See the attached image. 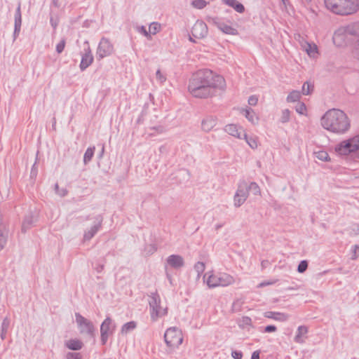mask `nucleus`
<instances>
[{"mask_svg": "<svg viewBox=\"0 0 359 359\" xmlns=\"http://www.w3.org/2000/svg\"><path fill=\"white\" fill-rule=\"evenodd\" d=\"M226 88L224 78L210 69L197 71L191 76L188 90L190 94L198 98H207L215 95Z\"/></svg>", "mask_w": 359, "mask_h": 359, "instance_id": "obj_1", "label": "nucleus"}, {"mask_svg": "<svg viewBox=\"0 0 359 359\" xmlns=\"http://www.w3.org/2000/svg\"><path fill=\"white\" fill-rule=\"evenodd\" d=\"M320 124L325 130L334 134H344L351 128L348 116L336 109L328 110L321 118Z\"/></svg>", "mask_w": 359, "mask_h": 359, "instance_id": "obj_2", "label": "nucleus"}, {"mask_svg": "<svg viewBox=\"0 0 359 359\" xmlns=\"http://www.w3.org/2000/svg\"><path fill=\"white\" fill-rule=\"evenodd\" d=\"M333 151L336 156L343 158L358 154L359 153V134L353 135L336 144Z\"/></svg>", "mask_w": 359, "mask_h": 359, "instance_id": "obj_3", "label": "nucleus"}, {"mask_svg": "<svg viewBox=\"0 0 359 359\" xmlns=\"http://www.w3.org/2000/svg\"><path fill=\"white\" fill-rule=\"evenodd\" d=\"M325 7L338 15H351L359 11V0H325Z\"/></svg>", "mask_w": 359, "mask_h": 359, "instance_id": "obj_4", "label": "nucleus"}, {"mask_svg": "<svg viewBox=\"0 0 359 359\" xmlns=\"http://www.w3.org/2000/svg\"><path fill=\"white\" fill-rule=\"evenodd\" d=\"M204 278L209 287H226L234 283L233 277L225 273L215 274L208 272L205 273Z\"/></svg>", "mask_w": 359, "mask_h": 359, "instance_id": "obj_5", "label": "nucleus"}, {"mask_svg": "<svg viewBox=\"0 0 359 359\" xmlns=\"http://www.w3.org/2000/svg\"><path fill=\"white\" fill-rule=\"evenodd\" d=\"M150 316L152 320L156 321L165 316L168 312V308L165 304H162L158 295L154 294L149 300Z\"/></svg>", "mask_w": 359, "mask_h": 359, "instance_id": "obj_6", "label": "nucleus"}, {"mask_svg": "<svg viewBox=\"0 0 359 359\" xmlns=\"http://www.w3.org/2000/svg\"><path fill=\"white\" fill-rule=\"evenodd\" d=\"M183 338L181 330L175 327L168 328L164 334L165 341L170 348L179 347L183 342Z\"/></svg>", "mask_w": 359, "mask_h": 359, "instance_id": "obj_7", "label": "nucleus"}, {"mask_svg": "<svg viewBox=\"0 0 359 359\" xmlns=\"http://www.w3.org/2000/svg\"><path fill=\"white\" fill-rule=\"evenodd\" d=\"M113 50V46L109 41L102 39L100 42L97 53L100 58H103L111 55Z\"/></svg>", "mask_w": 359, "mask_h": 359, "instance_id": "obj_8", "label": "nucleus"}, {"mask_svg": "<svg viewBox=\"0 0 359 359\" xmlns=\"http://www.w3.org/2000/svg\"><path fill=\"white\" fill-rule=\"evenodd\" d=\"M207 33L206 24L203 21H196L191 29L192 36L196 39H202L206 36Z\"/></svg>", "mask_w": 359, "mask_h": 359, "instance_id": "obj_9", "label": "nucleus"}, {"mask_svg": "<svg viewBox=\"0 0 359 359\" xmlns=\"http://www.w3.org/2000/svg\"><path fill=\"white\" fill-rule=\"evenodd\" d=\"M76 320L81 332L91 333L93 331V324L80 314H76Z\"/></svg>", "mask_w": 359, "mask_h": 359, "instance_id": "obj_10", "label": "nucleus"}, {"mask_svg": "<svg viewBox=\"0 0 359 359\" xmlns=\"http://www.w3.org/2000/svg\"><path fill=\"white\" fill-rule=\"evenodd\" d=\"M112 324L109 318H106L101 325V339L103 344H105L109 334L111 332Z\"/></svg>", "mask_w": 359, "mask_h": 359, "instance_id": "obj_11", "label": "nucleus"}, {"mask_svg": "<svg viewBox=\"0 0 359 359\" xmlns=\"http://www.w3.org/2000/svg\"><path fill=\"white\" fill-rule=\"evenodd\" d=\"M168 264L174 268H179L183 266L184 260L183 258L180 255H172L168 257Z\"/></svg>", "mask_w": 359, "mask_h": 359, "instance_id": "obj_12", "label": "nucleus"}, {"mask_svg": "<svg viewBox=\"0 0 359 359\" xmlns=\"http://www.w3.org/2000/svg\"><path fill=\"white\" fill-rule=\"evenodd\" d=\"M216 119L212 117H207L202 121L201 127L203 130L209 132L216 126Z\"/></svg>", "mask_w": 359, "mask_h": 359, "instance_id": "obj_13", "label": "nucleus"}, {"mask_svg": "<svg viewBox=\"0 0 359 359\" xmlns=\"http://www.w3.org/2000/svg\"><path fill=\"white\" fill-rule=\"evenodd\" d=\"M246 191L245 189L239 188L234 196V204L236 206H240L244 203L246 199Z\"/></svg>", "mask_w": 359, "mask_h": 359, "instance_id": "obj_14", "label": "nucleus"}, {"mask_svg": "<svg viewBox=\"0 0 359 359\" xmlns=\"http://www.w3.org/2000/svg\"><path fill=\"white\" fill-rule=\"evenodd\" d=\"M304 50L311 57H317L318 55V47L315 43H306L304 45Z\"/></svg>", "mask_w": 359, "mask_h": 359, "instance_id": "obj_15", "label": "nucleus"}, {"mask_svg": "<svg viewBox=\"0 0 359 359\" xmlns=\"http://www.w3.org/2000/svg\"><path fill=\"white\" fill-rule=\"evenodd\" d=\"M264 316L268 318H271L277 321L284 322L287 320V316L283 313H276L272 311H268L265 313Z\"/></svg>", "mask_w": 359, "mask_h": 359, "instance_id": "obj_16", "label": "nucleus"}, {"mask_svg": "<svg viewBox=\"0 0 359 359\" xmlns=\"http://www.w3.org/2000/svg\"><path fill=\"white\" fill-rule=\"evenodd\" d=\"M225 130L227 133L232 136L237 137L238 138L242 137V133L239 131L237 126L234 124L227 125L225 128Z\"/></svg>", "mask_w": 359, "mask_h": 359, "instance_id": "obj_17", "label": "nucleus"}, {"mask_svg": "<svg viewBox=\"0 0 359 359\" xmlns=\"http://www.w3.org/2000/svg\"><path fill=\"white\" fill-rule=\"evenodd\" d=\"M315 157L323 162H330L331 157L325 150H318L314 152Z\"/></svg>", "mask_w": 359, "mask_h": 359, "instance_id": "obj_18", "label": "nucleus"}, {"mask_svg": "<svg viewBox=\"0 0 359 359\" xmlns=\"http://www.w3.org/2000/svg\"><path fill=\"white\" fill-rule=\"evenodd\" d=\"M93 57L91 54H90V53L85 54L81 59V62L80 64L81 69H85L86 68H87L88 66H90L91 65V63L93 62Z\"/></svg>", "mask_w": 359, "mask_h": 359, "instance_id": "obj_19", "label": "nucleus"}, {"mask_svg": "<svg viewBox=\"0 0 359 359\" xmlns=\"http://www.w3.org/2000/svg\"><path fill=\"white\" fill-rule=\"evenodd\" d=\"M66 346L71 350H79L82 347V342L78 339H70L66 342Z\"/></svg>", "mask_w": 359, "mask_h": 359, "instance_id": "obj_20", "label": "nucleus"}, {"mask_svg": "<svg viewBox=\"0 0 359 359\" xmlns=\"http://www.w3.org/2000/svg\"><path fill=\"white\" fill-rule=\"evenodd\" d=\"M224 3L233 7L236 11L242 13L244 11L243 6L236 0H224Z\"/></svg>", "mask_w": 359, "mask_h": 359, "instance_id": "obj_21", "label": "nucleus"}, {"mask_svg": "<svg viewBox=\"0 0 359 359\" xmlns=\"http://www.w3.org/2000/svg\"><path fill=\"white\" fill-rule=\"evenodd\" d=\"M219 29L221 31H222L224 33L227 34L235 35L237 33V31L235 28H233V27H231L229 25L224 24V23L219 25Z\"/></svg>", "mask_w": 359, "mask_h": 359, "instance_id": "obj_22", "label": "nucleus"}, {"mask_svg": "<svg viewBox=\"0 0 359 359\" xmlns=\"http://www.w3.org/2000/svg\"><path fill=\"white\" fill-rule=\"evenodd\" d=\"M244 138L247 143L252 149H256L258 147V140L255 136H248L245 133L243 134Z\"/></svg>", "mask_w": 359, "mask_h": 359, "instance_id": "obj_23", "label": "nucleus"}, {"mask_svg": "<svg viewBox=\"0 0 359 359\" xmlns=\"http://www.w3.org/2000/svg\"><path fill=\"white\" fill-rule=\"evenodd\" d=\"M245 117L252 123H255L258 121L257 116L255 115L253 110L250 109H246L244 110Z\"/></svg>", "mask_w": 359, "mask_h": 359, "instance_id": "obj_24", "label": "nucleus"}, {"mask_svg": "<svg viewBox=\"0 0 359 359\" xmlns=\"http://www.w3.org/2000/svg\"><path fill=\"white\" fill-rule=\"evenodd\" d=\"M314 89V86L313 83L307 81L305 82L302 86V92L304 95H309L311 94Z\"/></svg>", "mask_w": 359, "mask_h": 359, "instance_id": "obj_25", "label": "nucleus"}, {"mask_svg": "<svg viewBox=\"0 0 359 359\" xmlns=\"http://www.w3.org/2000/svg\"><path fill=\"white\" fill-rule=\"evenodd\" d=\"M307 333V328L304 326H300L298 328L297 334L295 337V341L297 342H301L302 341V337L305 335Z\"/></svg>", "mask_w": 359, "mask_h": 359, "instance_id": "obj_26", "label": "nucleus"}, {"mask_svg": "<svg viewBox=\"0 0 359 359\" xmlns=\"http://www.w3.org/2000/svg\"><path fill=\"white\" fill-rule=\"evenodd\" d=\"M95 147L88 148L85 152L83 161L85 163L89 162L94 155Z\"/></svg>", "mask_w": 359, "mask_h": 359, "instance_id": "obj_27", "label": "nucleus"}, {"mask_svg": "<svg viewBox=\"0 0 359 359\" xmlns=\"http://www.w3.org/2000/svg\"><path fill=\"white\" fill-rule=\"evenodd\" d=\"M300 93L297 90L292 91L287 97L288 102H296L300 98Z\"/></svg>", "mask_w": 359, "mask_h": 359, "instance_id": "obj_28", "label": "nucleus"}, {"mask_svg": "<svg viewBox=\"0 0 359 359\" xmlns=\"http://www.w3.org/2000/svg\"><path fill=\"white\" fill-rule=\"evenodd\" d=\"M161 29V25L157 22H153L149 25V32L150 35H154Z\"/></svg>", "mask_w": 359, "mask_h": 359, "instance_id": "obj_29", "label": "nucleus"}, {"mask_svg": "<svg viewBox=\"0 0 359 359\" xmlns=\"http://www.w3.org/2000/svg\"><path fill=\"white\" fill-rule=\"evenodd\" d=\"M207 5V2L205 0H194L192 2V6L198 9L203 8Z\"/></svg>", "mask_w": 359, "mask_h": 359, "instance_id": "obj_30", "label": "nucleus"}, {"mask_svg": "<svg viewBox=\"0 0 359 359\" xmlns=\"http://www.w3.org/2000/svg\"><path fill=\"white\" fill-rule=\"evenodd\" d=\"M296 111L299 114H306V107L304 103H299L296 106Z\"/></svg>", "mask_w": 359, "mask_h": 359, "instance_id": "obj_31", "label": "nucleus"}, {"mask_svg": "<svg viewBox=\"0 0 359 359\" xmlns=\"http://www.w3.org/2000/svg\"><path fill=\"white\" fill-rule=\"evenodd\" d=\"M135 326H136V325L134 322H129L123 326L122 332H128V331L134 329L135 327Z\"/></svg>", "mask_w": 359, "mask_h": 359, "instance_id": "obj_32", "label": "nucleus"}, {"mask_svg": "<svg viewBox=\"0 0 359 359\" xmlns=\"http://www.w3.org/2000/svg\"><path fill=\"white\" fill-rule=\"evenodd\" d=\"M357 29L359 31V24L357 25ZM353 55L355 57L359 60V39L357 41L354 49H353Z\"/></svg>", "mask_w": 359, "mask_h": 359, "instance_id": "obj_33", "label": "nucleus"}, {"mask_svg": "<svg viewBox=\"0 0 359 359\" xmlns=\"http://www.w3.org/2000/svg\"><path fill=\"white\" fill-rule=\"evenodd\" d=\"M307 266H308V264H307L306 261H302L298 266V271L299 273L304 272L306 270Z\"/></svg>", "mask_w": 359, "mask_h": 359, "instance_id": "obj_34", "label": "nucleus"}, {"mask_svg": "<svg viewBox=\"0 0 359 359\" xmlns=\"http://www.w3.org/2000/svg\"><path fill=\"white\" fill-rule=\"evenodd\" d=\"M21 25V14H20V6L17 9V14L15 16V27L18 25L19 27Z\"/></svg>", "mask_w": 359, "mask_h": 359, "instance_id": "obj_35", "label": "nucleus"}, {"mask_svg": "<svg viewBox=\"0 0 359 359\" xmlns=\"http://www.w3.org/2000/svg\"><path fill=\"white\" fill-rule=\"evenodd\" d=\"M248 104L251 106H255L258 102V97L257 95H251L248 98Z\"/></svg>", "mask_w": 359, "mask_h": 359, "instance_id": "obj_36", "label": "nucleus"}, {"mask_svg": "<svg viewBox=\"0 0 359 359\" xmlns=\"http://www.w3.org/2000/svg\"><path fill=\"white\" fill-rule=\"evenodd\" d=\"M65 47V41L62 40L56 46V50H57V53H62V50H64Z\"/></svg>", "mask_w": 359, "mask_h": 359, "instance_id": "obj_37", "label": "nucleus"}, {"mask_svg": "<svg viewBox=\"0 0 359 359\" xmlns=\"http://www.w3.org/2000/svg\"><path fill=\"white\" fill-rule=\"evenodd\" d=\"M156 79L160 81V82H163L165 81V77L163 76V74H162V72H161V70H157L156 71Z\"/></svg>", "mask_w": 359, "mask_h": 359, "instance_id": "obj_38", "label": "nucleus"}, {"mask_svg": "<svg viewBox=\"0 0 359 359\" xmlns=\"http://www.w3.org/2000/svg\"><path fill=\"white\" fill-rule=\"evenodd\" d=\"M341 30H338L337 32H336L334 33V36H333V40H334V43L339 42V40L341 38Z\"/></svg>", "mask_w": 359, "mask_h": 359, "instance_id": "obj_39", "label": "nucleus"}, {"mask_svg": "<svg viewBox=\"0 0 359 359\" xmlns=\"http://www.w3.org/2000/svg\"><path fill=\"white\" fill-rule=\"evenodd\" d=\"M196 269H197V271L198 272H203L204 271V269H205V265L202 262H198L196 264Z\"/></svg>", "mask_w": 359, "mask_h": 359, "instance_id": "obj_40", "label": "nucleus"}, {"mask_svg": "<svg viewBox=\"0 0 359 359\" xmlns=\"http://www.w3.org/2000/svg\"><path fill=\"white\" fill-rule=\"evenodd\" d=\"M276 330V327L274 325H268L265 327L266 332H272Z\"/></svg>", "mask_w": 359, "mask_h": 359, "instance_id": "obj_41", "label": "nucleus"}, {"mask_svg": "<svg viewBox=\"0 0 359 359\" xmlns=\"http://www.w3.org/2000/svg\"><path fill=\"white\" fill-rule=\"evenodd\" d=\"M251 359H259V351H255L252 353Z\"/></svg>", "mask_w": 359, "mask_h": 359, "instance_id": "obj_42", "label": "nucleus"}, {"mask_svg": "<svg viewBox=\"0 0 359 359\" xmlns=\"http://www.w3.org/2000/svg\"><path fill=\"white\" fill-rule=\"evenodd\" d=\"M232 355H233V357L235 359H241V358H242V355H241V353H238V352H233V353H232Z\"/></svg>", "mask_w": 359, "mask_h": 359, "instance_id": "obj_43", "label": "nucleus"}, {"mask_svg": "<svg viewBox=\"0 0 359 359\" xmlns=\"http://www.w3.org/2000/svg\"><path fill=\"white\" fill-rule=\"evenodd\" d=\"M142 32L147 37L150 36L149 32H148L144 27H142Z\"/></svg>", "mask_w": 359, "mask_h": 359, "instance_id": "obj_44", "label": "nucleus"}, {"mask_svg": "<svg viewBox=\"0 0 359 359\" xmlns=\"http://www.w3.org/2000/svg\"><path fill=\"white\" fill-rule=\"evenodd\" d=\"M284 114L285 115V121H286L288 119V117H289V111H284Z\"/></svg>", "mask_w": 359, "mask_h": 359, "instance_id": "obj_45", "label": "nucleus"}, {"mask_svg": "<svg viewBox=\"0 0 359 359\" xmlns=\"http://www.w3.org/2000/svg\"><path fill=\"white\" fill-rule=\"evenodd\" d=\"M250 187H251L257 188V184H252Z\"/></svg>", "mask_w": 359, "mask_h": 359, "instance_id": "obj_46", "label": "nucleus"}, {"mask_svg": "<svg viewBox=\"0 0 359 359\" xmlns=\"http://www.w3.org/2000/svg\"><path fill=\"white\" fill-rule=\"evenodd\" d=\"M355 227H356V230L359 232V224H357L355 226Z\"/></svg>", "mask_w": 359, "mask_h": 359, "instance_id": "obj_47", "label": "nucleus"}, {"mask_svg": "<svg viewBox=\"0 0 359 359\" xmlns=\"http://www.w3.org/2000/svg\"><path fill=\"white\" fill-rule=\"evenodd\" d=\"M283 1H284V0H282Z\"/></svg>", "mask_w": 359, "mask_h": 359, "instance_id": "obj_48", "label": "nucleus"}]
</instances>
